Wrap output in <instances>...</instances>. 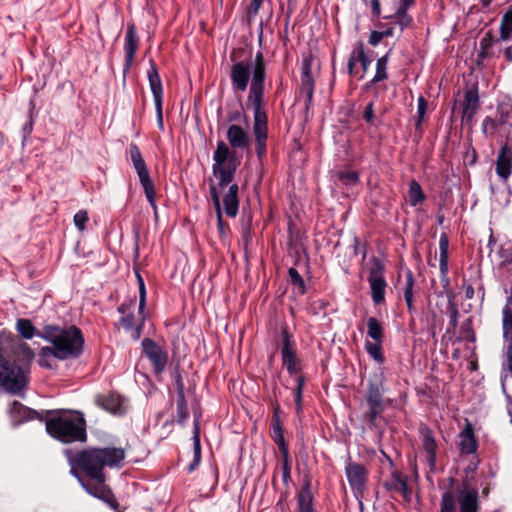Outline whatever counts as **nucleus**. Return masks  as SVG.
I'll use <instances>...</instances> for the list:
<instances>
[{"mask_svg":"<svg viewBox=\"0 0 512 512\" xmlns=\"http://www.w3.org/2000/svg\"><path fill=\"white\" fill-rule=\"evenodd\" d=\"M296 385L293 388L294 402H295V410L299 415L303 411L302 400H303V389L305 385V377L303 375H299L295 378Z\"/></svg>","mask_w":512,"mask_h":512,"instance_id":"nucleus-40","label":"nucleus"},{"mask_svg":"<svg viewBox=\"0 0 512 512\" xmlns=\"http://www.w3.org/2000/svg\"><path fill=\"white\" fill-rule=\"evenodd\" d=\"M125 450L121 447H87L78 451L74 456L69 458L70 465L77 466L87 479L93 481L99 490L104 489V503L111 509L117 510L119 503L106 484L107 476L105 468H120L125 460Z\"/></svg>","mask_w":512,"mask_h":512,"instance_id":"nucleus-1","label":"nucleus"},{"mask_svg":"<svg viewBox=\"0 0 512 512\" xmlns=\"http://www.w3.org/2000/svg\"><path fill=\"white\" fill-rule=\"evenodd\" d=\"M383 39L381 31H372L369 36V44L372 46H377L381 40Z\"/></svg>","mask_w":512,"mask_h":512,"instance_id":"nucleus-61","label":"nucleus"},{"mask_svg":"<svg viewBox=\"0 0 512 512\" xmlns=\"http://www.w3.org/2000/svg\"><path fill=\"white\" fill-rule=\"evenodd\" d=\"M466 486L467 484L464 483L463 488L457 490V492L460 494V512H478V491L474 488L466 491Z\"/></svg>","mask_w":512,"mask_h":512,"instance_id":"nucleus-28","label":"nucleus"},{"mask_svg":"<svg viewBox=\"0 0 512 512\" xmlns=\"http://www.w3.org/2000/svg\"><path fill=\"white\" fill-rule=\"evenodd\" d=\"M357 62L360 63L363 69V74L360 77L363 78L364 74L368 71L372 60L365 54L364 44L362 42H358L350 53L347 62V71L349 75L352 76L354 74V68Z\"/></svg>","mask_w":512,"mask_h":512,"instance_id":"nucleus-24","label":"nucleus"},{"mask_svg":"<svg viewBox=\"0 0 512 512\" xmlns=\"http://www.w3.org/2000/svg\"><path fill=\"white\" fill-rule=\"evenodd\" d=\"M288 276L291 285L298 289L299 294L303 295L306 292V284L303 277L296 268L291 267L288 269Z\"/></svg>","mask_w":512,"mask_h":512,"instance_id":"nucleus-45","label":"nucleus"},{"mask_svg":"<svg viewBox=\"0 0 512 512\" xmlns=\"http://www.w3.org/2000/svg\"><path fill=\"white\" fill-rule=\"evenodd\" d=\"M150 68L147 71V77L149 81V86L151 89V92L153 94L154 104H155V110H156V116H157V124L160 130L164 129V123H163V111H162V105H163V87H162V81L158 72V67L153 59H150Z\"/></svg>","mask_w":512,"mask_h":512,"instance_id":"nucleus-12","label":"nucleus"},{"mask_svg":"<svg viewBox=\"0 0 512 512\" xmlns=\"http://www.w3.org/2000/svg\"><path fill=\"white\" fill-rule=\"evenodd\" d=\"M415 4V0H400L397 9L409 10Z\"/></svg>","mask_w":512,"mask_h":512,"instance_id":"nucleus-63","label":"nucleus"},{"mask_svg":"<svg viewBox=\"0 0 512 512\" xmlns=\"http://www.w3.org/2000/svg\"><path fill=\"white\" fill-rule=\"evenodd\" d=\"M281 472H282L283 484L286 487H288L289 482L291 481V464H290L289 455L282 456Z\"/></svg>","mask_w":512,"mask_h":512,"instance_id":"nucleus-51","label":"nucleus"},{"mask_svg":"<svg viewBox=\"0 0 512 512\" xmlns=\"http://www.w3.org/2000/svg\"><path fill=\"white\" fill-rule=\"evenodd\" d=\"M408 197L409 204L412 207L421 204L426 199V195L421 185L415 179H412L409 182Z\"/></svg>","mask_w":512,"mask_h":512,"instance_id":"nucleus-35","label":"nucleus"},{"mask_svg":"<svg viewBox=\"0 0 512 512\" xmlns=\"http://www.w3.org/2000/svg\"><path fill=\"white\" fill-rule=\"evenodd\" d=\"M512 168V147L505 143L501 146L497 160L495 171L496 174L503 180H507L511 175Z\"/></svg>","mask_w":512,"mask_h":512,"instance_id":"nucleus-23","label":"nucleus"},{"mask_svg":"<svg viewBox=\"0 0 512 512\" xmlns=\"http://www.w3.org/2000/svg\"><path fill=\"white\" fill-rule=\"evenodd\" d=\"M266 79V64L262 51L256 53L253 80L249 87L246 107L253 111V134L255 138V153L260 162L266 158L268 138V117L263 110L264 89Z\"/></svg>","mask_w":512,"mask_h":512,"instance_id":"nucleus-2","label":"nucleus"},{"mask_svg":"<svg viewBox=\"0 0 512 512\" xmlns=\"http://www.w3.org/2000/svg\"><path fill=\"white\" fill-rule=\"evenodd\" d=\"M385 394V376L382 371L374 373L369 377L367 388L364 395V401L367 410L363 415V420L372 429L377 426L378 419L391 404V400L384 397Z\"/></svg>","mask_w":512,"mask_h":512,"instance_id":"nucleus-6","label":"nucleus"},{"mask_svg":"<svg viewBox=\"0 0 512 512\" xmlns=\"http://www.w3.org/2000/svg\"><path fill=\"white\" fill-rule=\"evenodd\" d=\"M227 186H229V188L223 197V210L227 216L234 218L239 211V186L236 183H230Z\"/></svg>","mask_w":512,"mask_h":512,"instance_id":"nucleus-30","label":"nucleus"},{"mask_svg":"<svg viewBox=\"0 0 512 512\" xmlns=\"http://www.w3.org/2000/svg\"><path fill=\"white\" fill-rule=\"evenodd\" d=\"M499 124H505V120L502 118L500 121L493 119L490 116L484 118L482 122V132L486 136H492L497 131Z\"/></svg>","mask_w":512,"mask_h":512,"instance_id":"nucleus-48","label":"nucleus"},{"mask_svg":"<svg viewBox=\"0 0 512 512\" xmlns=\"http://www.w3.org/2000/svg\"><path fill=\"white\" fill-rule=\"evenodd\" d=\"M136 307V297L125 300L118 306L117 311L122 315L119 319V324L129 331L133 328L135 322L134 310Z\"/></svg>","mask_w":512,"mask_h":512,"instance_id":"nucleus-29","label":"nucleus"},{"mask_svg":"<svg viewBox=\"0 0 512 512\" xmlns=\"http://www.w3.org/2000/svg\"><path fill=\"white\" fill-rule=\"evenodd\" d=\"M230 58L233 61L230 69L232 89L234 92H244L248 87L250 77H253L255 61H253L252 65L250 62L236 61L234 59V53H231ZM254 60H256V57Z\"/></svg>","mask_w":512,"mask_h":512,"instance_id":"nucleus-10","label":"nucleus"},{"mask_svg":"<svg viewBox=\"0 0 512 512\" xmlns=\"http://www.w3.org/2000/svg\"><path fill=\"white\" fill-rule=\"evenodd\" d=\"M480 107V99L478 94V86L473 85L464 92V99L461 102L462 108V125H471Z\"/></svg>","mask_w":512,"mask_h":512,"instance_id":"nucleus-16","label":"nucleus"},{"mask_svg":"<svg viewBox=\"0 0 512 512\" xmlns=\"http://www.w3.org/2000/svg\"><path fill=\"white\" fill-rule=\"evenodd\" d=\"M74 224L79 231H84L86 228V223L88 221V213L85 210H79L74 215Z\"/></svg>","mask_w":512,"mask_h":512,"instance_id":"nucleus-54","label":"nucleus"},{"mask_svg":"<svg viewBox=\"0 0 512 512\" xmlns=\"http://www.w3.org/2000/svg\"><path fill=\"white\" fill-rule=\"evenodd\" d=\"M50 357H54V353H46L44 351V347H42L38 354L39 365L44 368H51V364L49 362Z\"/></svg>","mask_w":512,"mask_h":512,"instance_id":"nucleus-56","label":"nucleus"},{"mask_svg":"<svg viewBox=\"0 0 512 512\" xmlns=\"http://www.w3.org/2000/svg\"><path fill=\"white\" fill-rule=\"evenodd\" d=\"M448 249H449V239L446 233H442L439 239V269L442 274H446L448 272Z\"/></svg>","mask_w":512,"mask_h":512,"instance_id":"nucleus-36","label":"nucleus"},{"mask_svg":"<svg viewBox=\"0 0 512 512\" xmlns=\"http://www.w3.org/2000/svg\"><path fill=\"white\" fill-rule=\"evenodd\" d=\"M374 103L373 102H369L365 108H364V111H363V118L364 120L367 122V123H372L373 120H374Z\"/></svg>","mask_w":512,"mask_h":512,"instance_id":"nucleus-58","label":"nucleus"},{"mask_svg":"<svg viewBox=\"0 0 512 512\" xmlns=\"http://www.w3.org/2000/svg\"><path fill=\"white\" fill-rule=\"evenodd\" d=\"M226 137L230 147L223 140H219L213 153L212 172L218 178L219 189H224L235 178L240 165V158L235 149H247L250 144L248 132L236 124L228 127Z\"/></svg>","mask_w":512,"mask_h":512,"instance_id":"nucleus-3","label":"nucleus"},{"mask_svg":"<svg viewBox=\"0 0 512 512\" xmlns=\"http://www.w3.org/2000/svg\"><path fill=\"white\" fill-rule=\"evenodd\" d=\"M500 38L508 41L512 36V5L503 14L500 24Z\"/></svg>","mask_w":512,"mask_h":512,"instance_id":"nucleus-38","label":"nucleus"},{"mask_svg":"<svg viewBox=\"0 0 512 512\" xmlns=\"http://www.w3.org/2000/svg\"><path fill=\"white\" fill-rule=\"evenodd\" d=\"M447 314L449 316V328L447 329V332H450V330L457 327L459 317L457 304L452 299L448 300Z\"/></svg>","mask_w":512,"mask_h":512,"instance_id":"nucleus-49","label":"nucleus"},{"mask_svg":"<svg viewBox=\"0 0 512 512\" xmlns=\"http://www.w3.org/2000/svg\"><path fill=\"white\" fill-rule=\"evenodd\" d=\"M392 53V48H390L385 55L377 59L376 62V72L374 77L366 84L367 88H370L377 83L384 81L388 78L387 66L389 62L390 55Z\"/></svg>","mask_w":512,"mask_h":512,"instance_id":"nucleus-34","label":"nucleus"},{"mask_svg":"<svg viewBox=\"0 0 512 512\" xmlns=\"http://www.w3.org/2000/svg\"><path fill=\"white\" fill-rule=\"evenodd\" d=\"M447 482H448V484H446L444 481H439V483H438V487L440 490L443 491V493L452 492L451 489L454 487L457 480L454 477H449L447 479Z\"/></svg>","mask_w":512,"mask_h":512,"instance_id":"nucleus-60","label":"nucleus"},{"mask_svg":"<svg viewBox=\"0 0 512 512\" xmlns=\"http://www.w3.org/2000/svg\"><path fill=\"white\" fill-rule=\"evenodd\" d=\"M367 335L376 342H382L384 338L383 327L374 317L367 319Z\"/></svg>","mask_w":512,"mask_h":512,"instance_id":"nucleus-39","label":"nucleus"},{"mask_svg":"<svg viewBox=\"0 0 512 512\" xmlns=\"http://www.w3.org/2000/svg\"><path fill=\"white\" fill-rule=\"evenodd\" d=\"M383 487L387 492L400 493L405 500L410 499V490L407 484V476L401 472L394 470L391 473L390 479L383 483Z\"/></svg>","mask_w":512,"mask_h":512,"instance_id":"nucleus-25","label":"nucleus"},{"mask_svg":"<svg viewBox=\"0 0 512 512\" xmlns=\"http://www.w3.org/2000/svg\"><path fill=\"white\" fill-rule=\"evenodd\" d=\"M352 248H353L354 255H358L359 253H361L362 259L364 260L366 258L367 246H366V244L363 246H360V240L357 236H354V238H353Z\"/></svg>","mask_w":512,"mask_h":512,"instance_id":"nucleus-57","label":"nucleus"},{"mask_svg":"<svg viewBox=\"0 0 512 512\" xmlns=\"http://www.w3.org/2000/svg\"><path fill=\"white\" fill-rule=\"evenodd\" d=\"M16 330L24 339H32L39 331L29 319H18L16 322Z\"/></svg>","mask_w":512,"mask_h":512,"instance_id":"nucleus-41","label":"nucleus"},{"mask_svg":"<svg viewBox=\"0 0 512 512\" xmlns=\"http://www.w3.org/2000/svg\"><path fill=\"white\" fill-rule=\"evenodd\" d=\"M139 36L134 22H128L126 26L125 39H124V65L123 76L124 78L130 72L136 52L139 46Z\"/></svg>","mask_w":512,"mask_h":512,"instance_id":"nucleus-14","label":"nucleus"},{"mask_svg":"<svg viewBox=\"0 0 512 512\" xmlns=\"http://www.w3.org/2000/svg\"><path fill=\"white\" fill-rule=\"evenodd\" d=\"M312 62L311 56L304 57L301 65V88L300 93L305 97V110H309L313 94L315 83L312 76Z\"/></svg>","mask_w":512,"mask_h":512,"instance_id":"nucleus-15","label":"nucleus"},{"mask_svg":"<svg viewBox=\"0 0 512 512\" xmlns=\"http://www.w3.org/2000/svg\"><path fill=\"white\" fill-rule=\"evenodd\" d=\"M493 43H494L493 35H492L491 31H488L481 38V40L479 42V46H480L479 56H481L482 58L489 56L490 50L493 46Z\"/></svg>","mask_w":512,"mask_h":512,"instance_id":"nucleus-50","label":"nucleus"},{"mask_svg":"<svg viewBox=\"0 0 512 512\" xmlns=\"http://www.w3.org/2000/svg\"><path fill=\"white\" fill-rule=\"evenodd\" d=\"M9 412L14 425H20L34 419L42 420V416L38 411L23 405L19 401L11 403Z\"/></svg>","mask_w":512,"mask_h":512,"instance_id":"nucleus-22","label":"nucleus"},{"mask_svg":"<svg viewBox=\"0 0 512 512\" xmlns=\"http://www.w3.org/2000/svg\"><path fill=\"white\" fill-rule=\"evenodd\" d=\"M459 449L462 454H474L478 449V442L475 437L473 425L467 421L465 427L459 434Z\"/></svg>","mask_w":512,"mask_h":512,"instance_id":"nucleus-26","label":"nucleus"},{"mask_svg":"<svg viewBox=\"0 0 512 512\" xmlns=\"http://www.w3.org/2000/svg\"><path fill=\"white\" fill-rule=\"evenodd\" d=\"M386 19H390L400 27V32L408 28L413 23V18L408 14L407 10L396 9L395 13L390 16H386Z\"/></svg>","mask_w":512,"mask_h":512,"instance_id":"nucleus-37","label":"nucleus"},{"mask_svg":"<svg viewBox=\"0 0 512 512\" xmlns=\"http://www.w3.org/2000/svg\"><path fill=\"white\" fill-rule=\"evenodd\" d=\"M337 177L340 183L347 187H353L360 181L357 171H341L338 173Z\"/></svg>","mask_w":512,"mask_h":512,"instance_id":"nucleus-46","label":"nucleus"},{"mask_svg":"<svg viewBox=\"0 0 512 512\" xmlns=\"http://www.w3.org/2000/svg\"><path fill=\"white\" fill-rule=\"evenodd\" d=\"M129 154L133 164L134 169L137 172L139 182L143 188L146 199L150 204L151 208L154 210V213H157V204H156V190L154 183L150 177L147 165L142 157L139 147L135 143H131L129 145Z\"/></svg>","mask_w":512,"mask_h":512,"instance_id":"nucleus-7","label":"nucleus"},{"mask_svg":"<svg viewBox=\"0 0 512 512\" xmlns=\"http://www.w3.org/2000/svg\"><path fill=\"white\" fill-rule=\"evenodd\" d=\"M80 470L77 466H73L71 465V470H70V473L72 476H74L77 481L79 482V484L82 486V488L88 493L90 494L91 496L101 500L104 502V499H105V494L103 493L104 489H100L98 488V486L96 485L95 482L91 481V480H85L79 473Z\"/></svg>","mask_w":512,"mask_h":512,"instance_id":"nucleus-32","label":"nucleus"},{"mask_svg":"<svg viewBox=\"0 0 512 512\" xmlns=\"http://www.w3.org/2000/svg\"><path fill=\"white\" fill-rule=\"evenodd\" d=\"M419 434L422 440L423 449L426 452V463L431 471H434L436 466V451L437 444L433 431L425 424L419 428Z\"/></svg>","mask_w":512,"mask_h":512,"instance_id":"nucleus-19","label":"nucleus"},{"mask_svg":"<svg viewBox=\"0 0 512 512\" xmlns=\"http://www.w3.org/2000/svg\"><path fill=\"white\" fill-rule=\"evenodd\" d=\"M345 473L352 490H363L365 483L367 482L368 471L362 464L348 462L345 466Z\"/></svg>","mask_w":512,"mask_h":512,"instance_id":"nucleus-20","label":"nucleus"},{"mask_svg":"<svg viewBox=\"0 0 512 512\" xmlns=\"http://www.w3.org/2000/svg\"><path fill=\"white\" fill-rule=\"evenodd\" d=\"M177 423L184 426L189 418L188 404L185 395L176 396Z\"/></svg>","mask_w":512,"mask_h":512,"instance_id":"nucleus-42","label":"nucleus"},{"mask_svg":"<svg viewBox=\"0 0 512 512\" xmlns=\"http://www.w3.org/2000/svg\"><path fill=\"white\" fill-rule=\"evenodd\" d=\"M312 482L309 475H305L299 492L296 495L297 512H315L313 505Z\"/></svg>","mask_w":512,"mask_h":512,"instance_id":"nucleus-21","label":"nucleus"},{"mask_svg":"<svg viewBox=\"0 0 512 512\" xmlns=\"http://www.w3.org/2000/svg\"><path fill=\"white\" fill-rule=\"evenodd\" d=\"M263 1L264 0H251L249 6L247 8V13L249 15L256 16L259 13V10L262 6Z\"/></svg>","mask_w":512,"mask_h":512,"instance_id":"nucleus-59","label":"nucleus"},{"mask_svg":"<svg viewBox=\"0 0 512 512\" xmlns=\"http://www.w3.org/2000/svg\"><path fill=\"white\" fill-rule=\"evenodd\" d=\"M144 316L142 317L141 323L138 325H134L131 331V337L136 341L139 340L142 335Z\"/></svg>","mask_w":512,"mask_h":512,"instance_id":"nucleus-62","label":"nucleus"},{"mask_svg":"<svg viewBox=\"0 0 512 512\" xmlns=\"http://www.w3.org/2000/svg\"><path fill=\"white\" fill-rule=\"evenodd\" d=\"M456 497L453 492L442 493L440 501V512H455Z\"/></svg>","mask_w":512,"mask_h":512,"instance_id":"nucleus-47","label":"nucleus"},{"mask_svg":"<svg viewBox=\"0 0 512 512\" xmlns=\"http://www.w3.org/2000/svg\"><path fill=\"white\" fill-rule=\"evenodd\" d=\"M94 401L98 407L113 415L122 416L126 413L124 398L116 392L98 394Z\"/></svg>","mask_w":512,"mask_h":512,"instance_id":"nucleus-17","label":"nucleus"},{"mask_svg":"<svg viewBox=\"0 0 512 512\" xmlns=\"http://www.w3.org/2000/svg\"><path fill=\"white\" fill-rule=\"evenodd\" d=\"M281 337L282 364L290 375H294L301 370L300 359L297 356L296 343L286 327L281 329Z\"/></svg>","mask_w":512,"mask_h":512,"instance_id":"nucleus-11","label":"nucleus"},{"mask_svg":"<svg viewBox=\"0 0 512 512\" xmlns=\"http://www.w3.org/2000/svg\"><path fill=\"white\" fill-rule=\"evenodd\" d=\"M280 411H281L280 405L278 403H276L274 406V411H273V415L271 418L270 435H271V438L274 441V443L277 445V447L281 453V456H284V455H289V448H288V444L285 440L284 433H283L282 423L280 420Z\"/></svg>","mask_w":512,"mask_h":512,"instance_id":"nucleus-18","label":"nucleus"},{"mask_svg":"<svg viewBox=\"0 0 512 512\" xmlns=\"http://www.w3.org/2000/svg\"><path fill=\"white\" fill-rule=\"evenodd\" d=\"M368 355L379 364L385 362V357L382 352V342H367L365 344Z\"/></svg>","mask_w":512,"mask_h":512,"instance_id":"nucleus-44","label":"nucleus"},{"mask_svg":"<svg viewBox=\"0 0 512 512\" xmlns=\"http://www.w3.org/2000/svg\"><path fill=\"white\" fill-rule=\"evenodd\" d=\"M45 428L55 440L71 444L87 440V424L84 414L76 410H45Z\"/></svg>","mask_w":512,"mask_h":512,"instance_id":"nucleus-4","label":"nucleus"},{"mask_svg":"<svg viewBox=\"0 0 512 512\" xmlns=\"http://www.w3.org/2000/svg\"><path fill=\"white\" fill-rule=\"evenodd\" d=\"M26 378L23 369L7 360L0 357V386L12 394L19 393L25 388Z\"/></svg>","mask_w":512,"mask_h":512,"instance_id":"nucleus-8","label":"nucleus"},{"mask_svg":"<svg viewBox=\"0 0 512 512\" xmlns=\"http://www.w3.org/2000/svg\"><path fill=\"white\" fill-rule=\"evenodd\" d=\"M372 266L369 269L368 283L371 290V299L375 305L385 301L387 282L385 279V265L378 257L371 258Z\"/></svg>","mask_w":512,"mask_h":512,"instance_id":"nucleus-9","label":"nucleus"},{"mask_svg":"<svg viewBox=\"0 0 512 512\" xmlns=\"http://www.w3.org/2000/svg\"><path fill=\"white\" fill-rule=\"evenodd\" d=\"M37 336L52 344V346H45L44 351L54 353V358L58 360L75 359L83 352L84 337L80 328L75 325L68 327L45 325Z\"/></svg>","mask_w":512,"mask_h":512,"instance_id":"nucleus-5","label":"nucleus"},{"mask_svg":"<svg viewBox=\"0 0 512 512\" xmlns=\"http://www.w3.org/2000/svg\"><path fill=\"white\" fill-rule=\"evenodd\" d=\"M414 286L415 278L414 274L410 269L405 271V284L403 286V296L407 305V310L410 315L416 312V308L413 304L414 301Z\"/></svg>","mask_w":512,"mask_h":512,"instance_id":"nucleus-33","label":"nucleus"},{"mask_svg":"<svg viewBox=\"0 0 512 512\" xmlns=\"http://www.w3.org/2000/svg\"><path fill=\"white\" fill-rule=\"evenodd\" d=\"M138 286H139V304L138 311L139 314H143L145 306H146V288L143 278L139 273H137Z\"/></svg>","mask_w":512,"mask_h":512,"instance_id":"nucleus-52","label":"nucleus"},{"mask_svg":"<svg viewBox=\"0 0 512 512\" xmlns=\"http://www.w3.org/2000/svg\"><path fill=\"white\" fill-rule=\"evenodd\" d=\"M177 395H185V386L181 374L178 369H175L171 374Z\"/></svg>","mask_w":512,"mask_h":512,"instance_id":"nucleus-55","label":"nucleus"},{"mask_svg":"<svg viewBox=\"0 0 512 512\" xmlns=\"http://www.w3.org/2000/svg\"><path fill=\"white\" fill-rule=\"evenodd\" d=\"M426 109H427V101L425 100V98L423 96H420L418 98V103H417V119H416V123H415L416 129L421 127L424 115L426 113Z\"/></svg>","mask_w":512,"mask_h":512,"instance_id":"nucleus-53","label":"nucleus"},{"mask_svg":"<svg viewBox=\"0 0 512 512\" xmlns=\"http://www.w3.org/2000/svg\"><path fill=\"white\" fill-rule=\"evenodd\" d=\"M193 461L187 466V472L192 473L201 461V443H200V415H195L193 425Z\"/></svg>","mask_w":512,"mask_h":512,"instance_id":"nucleus-31","label":"nucleus"},{"mask_svg":"<svg viewBox=\"0 0 512 512\" xmlns=\"http://www.w3.org/2000/svg\"><path fill=\"white\" fill-rule=\"evenodd\" d=\"M141 346L143 353L152 363L154 374H162L167 367L168 353L150 338H144L141 342Z\"/></svg>","mask_w":512,"mask_h":512,"instance_id":"nucleus-13","label":"nucleus"},{"mask_svg":"<svg viewBox=\"0 0 512 512\" xmlns=\"http://www.w3.org/2000/svg\"><path fill=\"white\" fill-rule=\"evenodd\" d=\"M511 304L506 303L502 310V329L505 339H512V309Z\"/></svg>","mask_w":512,"mask_h":512,"instance_id":"nucleus-43","label":"nucleus"},{"mask_svg":"<svg viewBox=\"0 0 512 512\" xmlns=\"http://www.w3.org/2000/svg\"><path fill=\"white\" fill-rule=\"evenodd\" d=\"M242 117V112L240 110H235L233 112H229L228 114V121L229 122H236L239 121Z\"/></svg>","mask_w":512,"mask_h":512,"instance_id":"nucleus-64","label":"nucleus"},{"mask_svg":"<svg viewBox=\"0 0 512 512\" xmlns=\"http://www.w3.org/2000/svg\"><path fill=\"white\" fill-rule=\"evenodd\" d=\"M218 185L215 184L210 185L209 193L210 198L213 202V206L217 216V228L219 232L220 239L224 240L227 238V232L229 231V225L224 222L222 217V206L220 201V193L218 191Z\"/></svg>","mask_w":512,"mask_h":512,"instance_id":"nucleus-27","label":"nucleus"}]
</instances>
